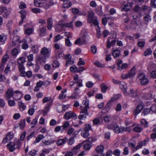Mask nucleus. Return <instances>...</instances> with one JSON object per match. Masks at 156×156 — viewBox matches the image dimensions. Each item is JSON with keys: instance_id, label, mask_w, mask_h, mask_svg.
<instances>
[{"instance_id": "6e6552de", "label": "nucleus", "mask_w": 156, "mask_h": 156, "mask_svg": "<svg viewBox=\"0 0 156 156\" xmlns=\"http://www.w3.org/2000/svg\"><path fill=\"white\" fill-rule=\"evenodd\" d=\"M94 13L92 10H90L88 12L87 22L89 23H91L93 20L97 18L94 16Z\"/></svg>"}, {"instance_id": "b1692460", "label": "nucleus", "mask_w": 156, "mask_h": 156, "mask_svg": "<svg viewBox=\"0 0 156 156\" xmlns=\"http://www.w3.org/2000/svg\"><path fill=\"white\" fill-rule=\"evenodd\" d=\"M19 53L18 49L14 48L13 49L11 52V55L14 58H16Z\"/></svg>"}, {"instance_id": "69168bd1", "label": "nucleus", "mask_w": 156, "mask_h": 156, "mask_svg": "<svg viewBox=\"0 0 156 156\" xmlns=\"http://www.w3.org/2000/svg\"><path fill=\"white\" fill-rule=\"evenodd\" d=\"M9 58V56L8 55H5L4 56H3L2 59V62L3 63H5L6 61Z\"/></svg>"}, {"instance_id": "39448f33", "label": "nucleus", "mask_w": 156, "mask_h": 156, "mask_svg": "<svg viewBox=\"0 0 156 156\" xmlns=\"http://www.w3.org/2000/svg\"><path fill=\"white\" fill-rule=\"evenodd\" d=\"M73 80L75 81V84H77V87H80L83 86V80L79 78L78 74H75L73 77Z\"/></svg>"}, {"instance_id": "603ef678", "label": "nucleus", "mask_w": 156, "mask_h": 156, "mask_svg": "<svg viewBox=\"0 0 156 156\" xmlns=\"http://www.w3.org/2000/svg\"><path fill=\"white\" fill-rule=\"evenodd\" d=\"M90 50L94 54L97 52V48L96 46L94 45H92L91 47Z\"/></svg>"}, {"instance_id": "7ed1b4c3", "label": "nucleus", "mask_w": 156, "mask_h": 156, "mask_svg": "<svg viewBox=\"0 0 156 156\" xmlns=\"http://www.w3.org/2000/svg\"><path fill=\"white\" fill-rule=\"evenodd\" d=\"M138 78L140 80L141 84L142 85H146L149 83L148 79L145 77L144 74L143 73L139 74Z\"/></svg>"}, {"instance_id": "79ce46f5", "label": "nucleus", "mask_w": 156, "mask_h": 156, "mask_svg": "<svg viewBox=\"0 0 156 156\" xmlns=\"http://www.w3.org/2000/svg\"><path fill=\"white\" fill-rule=\"evenodd\" d=\"M149 109L151 114L155 113L156 112V105H153Z\"/></svg>"}, {"instance_id": "2eb2a0df", "label": "nucleus", "mask_w": 156, "mask_h": 156, "mask_svg": "<svg viewBox=\"0 0 156 156\" xmlns=\"http://www.w3.org/2000/svg\"><path fill=\"white\" fill-rule=\"evenodd\" d=\"M14 93L12 89H8L6 92L5 95V98L7 100H9L13 96Z\"/></svg>"}, {"instance_id": "13d9d810", "label": "nucleus", "mask_w": 156, "mask_h": 156, "mask_svg": "<svg viewBox=\"0 0 156 156\" xmlns=\"http://www.w3.org/2000/svg\"><path fill=\"white\" fill-rule=\"evenodd\" d=\"M33 31V29L31 28H28L25 31V33L27 35H30L32 34Z\"/></svg>"}, {"instance_id": "052dcab7", "label": "nucleus", "mask_w": 156, "mask_h": 156, "mask_svg": "<svg viewBox=\"0 0 156 156\" xmlns=\"http://www.w3.org/2000/svg\"><path fill=\"white\" fill-rule=\"evenodd\" d=\"M81 147V145L80 144H79L76 146L74 147L72 149V151L73 152L76 153V151L77 149H80Z\"/></svg>"}, {"instance_id": "c03bdc74", "label": "nucleus", "mask_w": 156, "mask_h": 156, "mask_svg": "<svg viewBox=\"0 0 156 156\" xmlns=\"http://www.w3.org/2000/svg\"><path fill=\"white\" fill-rule=\"evenodd\" d=\"M141 123L142 126L144 127H147L148 126V122L144 119H142L141 120Z\"/></svg>"}, {"instance_id": "ddd939ff", "label": "nucleus", "mask_w": 156, "mask_h": 156, "mask_svg": "<svg viewBox=\"0 0 156 156\" xmlns=\"http://www.w3.org/2000/svg\"><path fill=\"white\" fill-rule=\"evenodd\" d=\"M104 150V147L102 145H99L97 147L96 150L97 152L99 154L102 156H104L105 154L103 153Z\"/></svg>"}, {"instance_id": "bf43d9fd", "label": "nucleus", "mask_w": 156, "mask_h": 156, "mask_svg": "<svg viewBox=\"0 0 156 156\" xmlns=\"http://www.w3.org/2000/svg\"><path fill=\"white\" fill-rule=\"evenodd\" d=\"M120 96V95H116L113 96L111 98L110 101V102H112L113 101H114L117 99H118V98H119V97Z\"/></svg>"}, {"instance_id": "cd10ccee", "label": "nucleus", "mask_w": 156, "mask_h": 156, "mask_svg": "<svg viewBox=\"0 0 156 156\" xmlns=\"http://www.w3.org/2000/svg\"><path fill=\"white\" fill-rule=\"evenodd\" d=\"M25 62V58L24 57H20L17 60V63L19 65H23Z\"/></svg>"}, {"instance_id": "5701e85b", "label": "nucleus", "mask_w": 156, "mask_h": 156, "mask_svg": "<svg viewBox=\"0 0 156 156\" xmlns=\"http://www.w3.org/2000/svg\"><path fill=\"white\" fill-rule=\"evenodd\" d=\"M64 27L62 24H59L55 27L56 31L58 32H60L64 29Z\"/></svg>"}, {"instance_id": "f704fd0d", "label": "nucleus", "mask_w": 156, "mask_h": 156, "mask_svg": "<svg viewBox=\"0 0 156 156\" xmlns=\"http://www.w3.org/2000/svg\"><path fill=\"white\" fill-rule=\"evenodd\" d=\"M119 86L121 89H122L123 90H126L127 86L125 83L123 82H120Z\"/></svg>"}, {"instance_id": "20e7f679", "label": "nucleus", "mask_w": 156, "mask_h": 156, "mask_svg": "<svg viewBox=\"0 0 156 156\" xmlns=\"http://www.w3.org/2000/svg\"><path fill=\"white\" fill-rule=\"evenodd\" d=\"M73 118L76 119L77 118V115L71 111L66 112L64 116V118L67 120Z\"/></svg>"}, {"instance_id": "a19ab883", "label": "nucleus", "mask_w": 156, "mask_h": 156, "mask_svg": "<svg viewBox=\"0 0 156 156\" xmlns=\"http://www.w3.org/2000/svg\"><path fill=\"white\" fill-rule=\"evenodd\" d=\"M146 143L145 141H143L142 142L138 143L137 145L135 147L136 150H137L141 148L143 145H145Z\"/></svg>"}, {"instance_id": "3c124183", "label": "nucleus", "mask_w": 156, "mask_h": 156, "mask_svg": "<svg viewBox=\"0 0 156 156\" xmlns=\"http://www.w3.org/2000/svg\"><path fill=\"white\" fill-rule=\"evenodd\" d=\"M89 101L88 99L83 100V105H85L84 107H86L87 108H89Z\"/></svg>"}, {"instance_id": "c756f323", "label": "nucleus", "mask_w": 156, "mask_h": 156, "mask_svg": "<svg viewBox=\"0 0 156 156\" xmlns=\"http://www.w3.org/2000/svg\"><path fill=\"white\" fill-rule=\"evenodd\" d=\"M85 143L84 145V148L85 150H89L91 147V144H90L87 142V141H85Z\"/></svg>"}, {"instance_id": "a18cd8bd", "label": "nucleus", "mask_w": 156, "mask_h": 156, "mask_svg": "<svg viewBox=\"0 0 156 156\" xmlns=\"http://www.w3.org/2000/svg\"><path fill=\"white\" fill-rule=\"evenodd\" d=\"M101 88L102 91L103 93H105L106 92L108 88L106 85L103 83H102L101 84Z\"/></svg>"}, {"instance_id": "1a4fd4ad", "label": "nucleus", "mask_w": 156, "mask_h": 156, "mask_svg": "<svg viewBox=\"0 0 156 156\" xmlns=\"http://www.w3.org/2000/svg\"><path fill=\"white\" fill-rule=\"evenodd\" d=\"M124 94L126 96L129 95L130 96L133 97H135L136 96V93L134 92L133 89H131L128 92H127V90H123Z\"/></svg>"}, {"instance_id": "338daca9", "label": "nucleus", "mask_w": 156, "mask_h": 156, "mask_svg": "<svg viewBox=\"0 0 156 156\" xmlns=\"http://www.w3.org/2000/svg\"><path fill=\"white\" fill-rule=\"evenodd\" d=\"M37 119L36 118H35L32 121L31 123V125H32L31 127L33 128L34 127L35 125L37 124Z\"/></svg>"}, {"instance_id": "0e129e2a", "label": "nucleus", "mask_w": 156, "mask_h": 156, "mask_svg": "<svg viewBox=\"0 0 156 156\" xmlns=\"http://www.w3.org/2000/svg\"><path fill=\"white\" fill-rule=\"evenodd\" d=\"M74 63V61L71 60V59H68L66 61V66H69L70 65H72Z\"/></svg>"}, {"instance_id": "4d7b16f0", "label": "nucleus", "mask_w": 156, "mask_h": 156, "mask_svg": "<svg viewBox=\"0 0 156 156\" xmlns=\"http://www.w3.org/2000/svg\"><path fill=\"white\" fill-rule=\"evenodd\" d=\"M69 125V122H68L66 121L65 122L63 125L62 126V130L63 131L67 128Z\"/></svg>"}, {"instance_id": "e2e57ef3", "label": "nucleus", "mask_w": 156, "mask_h": 156, "mask_svg": "<svg viewBox=\"0 0 156 156\" xmlns=\"http://www.w3.org/2000/svg\"><path fill=\"white\" fill-rule=\"evenodd\" d=\"M52 66L54 67H58L60 66V63L58 62L57 61L55 60L52 63Z\"/></svg>"}, {"instance_id": "e433bc0d", "label": "nucleus", "mask_w": 156, "mask_h": 156, "mask_svg": "<svg viewBox=\"0 0 156 156\" xmlns=\"http://www.w3.org/2000/svg\"><path fill=\"white\" fill-rule=\"evenodd\" d=\"M46 28L45 27H43L40 29V36H44L46 34Z\"/></svg>"}, {"instance_id": "37998d69", "label": "nucleus", "mask_w": 156, "mask_h": 156, "mask_svg": "<svg viewBox=\"0 0 156 156\" xmlns=\"http://www.w3.org/2000/svg\"><path fill=\"white\" fill-rule=\"evenodd\" d=\"M144 19L145 21L148 23L151 21V16L149 15H147L144 17Z\"/></svg>"}, {"instance_id": "0eeeda50", "label": "nucleus", "mask_w": 156, "mask_h": 156, "mask_svg": "<svg viewBox=\"0 0 156 156\" xmlns=\"http://www.w3.org/2000/svg\"><path fill=\"white\" fill-rule=\"evenodd\" d=\"M50 52V50L46 47L42 48L41 51V53L46 57L49 58Z\"/></svg>"}, {"instance_id": "4be33fe9", "label": "nucleus", "mask_w": 156, "mask_h": 156, "mask_svg": "<svg viewBox=\"0 0 156 156\" xmlns=\"http://www.w3.org/2000/svg\"><path fill=\"white\" fill-rule=\"evenodd\" d=\"M47 22L48 24L47 27L48 29L50 30L52 27L53 24L52 18H48L47 20Z\"/></svg>"}, {"instance_id": "f03ea898", "label": "nucleus", "mask_w": 156, "mask_h": 156, "mask_svg": "<svg viewBox=\"0 0 156 156\" xmlns=\"http://www.w3.org/2000/svg\"><path fill=\"white\" fill-rule=\"evenodd\" d=\"M91 129V126L89 124H86L85 125L84 129L81 133V135L83 137L87 138L89 135V131Z\"/></svg>"}, {"instance_id": "680f3d73", "label": "nucleus", "mask_w": 156, "mask_h": 156, "mask_svg": "<svg viewBox=\"0 0 156 156\" xmlns=\"http://www.w3.org/2000/svg\"><path fill=\"white\" fill-rule=\"evenodd\" d=\"M81 147V145L80 144H79L76 146L74 147L72 149V151L73 152L76 153V151L77 149H80Z\"/></svg>"}, {"instance_id": "f8f14e48", "label": "nucleus", "mask_w": 156, "mask_h": 156, "mask_svg": "<svg viewBox=\"0 0 156 156\" xmlns=\"http://www.w3.org/2000/svg\"><path fill=\"white\" fill-rule=\"evenodd\" d=\"M143 106L141 104H140L138 105L136 109L133 111L134 115H137L141 112L142 110L143 109Z\"/></svg>"}, {"instance_id": "9d476101", "label": "nucleus", "mask_w": 156, "mask_h": 156, "mask_svg": "<svg viewBox=\"0 0 156 156\" xmlns=\"http://www.w3.org/2000/svg\"><path fill=\"white\" fill-rule=\"evenodd\" d=\"M46 58H47L46 57L44 56L39 55L37 58V62L38 63L43 65L45 63Z\"/></svg>"}, {"instance_id": "aec40b11", "label": "nucleus", "mask_w": 156, "mask_h": 156, "mask_svg": "<svg viewBox=\"0 0 156 156\" xmlns=\"http://www.w3.org/2000/svg\"><path fill=\"white\" fill-rule=\"evenodd\" d=\"M67 140V138L66 137L59 139L58 140L57 142V144L58 146H61L66 143Z\"/></svg>"}, {"instance_id": "412c9836", "label": "nucleus", "mask_w": 156, "mask_h": 156, "mask_svg": "<svg viewBox=\"0 0 156 156\" xmlns=\"http://www.w3.org/2000/svg\"><path fill=\"white\" fill-rule=\"evenodd\" d=\"M71 2L69 0H65L63 4V7L65 8H68L71 6Z\"/></svg>"}, {"instance_id": "423d86ee", "label": "nucleus", "mask_w": 156, "mask_h": 156, "mask_svg": "<svg viewBox=\"0 0 156 156\" xmlns=\"http://www.w3.org/2000/svg\"><path fill=\"white\" fill-rule=\"evenodd\" d=\"M20 39V37L19 36L17 35L14 36L12 39V45L13 46H15L16 45L17 43L20 44L25 42V39H23L21 41Z\"/></svg>"}, {"instance_id": "4468645a", "label": "nucleus", "mask_w": 156, "mask_h": 156, "mask_svg": "<svg viewBox=\"0 0 156 156\" xmlns=\"http://www.w3.org/2000/svg\"><path fill=\"white\" fill-rule=\"evenodd\" d=\"M112 55L114 58H118L121 55L120 51L118 49H115L112 51Z\"/></svg>"}, {"instance_id": "774afa93", "label": "nucleus", "mask_w": 156, "mask_h": 156, "mask_svg": "<svg viewBox=\"0 0 156 156\" xmlns=\"http://www.w3.org/2000/svg\"><path fill=\"white\" fill-rule=\"evenodd\" d=\"M115 155L119 156L120 154V151L118 149H116L114 150L112 153Z\"/></svg>"}, {"instance_id": "bb28decb", "label": "nucleus", "mask_w": 156, "mask_h": 156, "mask_svg": "<svg viewBox=\"0 0 156 156\" xmlns=\"http://www.w3.org/2000/svg\"><path fill=\"white\" fill-rule=\"evenodd\" d=\"M62 24L64 28V27L69 28H73V22H70L69 23H63Z\"/></svg>"}, {"instance_id": "8fccbe9b", "label": "nucleus", "mask_w": 156, "mask_h": 156, "mask_svg": "<svg viewBox=\"0 0 156 156\" xmlns=\"http://www.w3.org/2000/svg\"><path fill=\"white\" fill-rule=\"evenodd\" d=\"M74 139L73 137H70L67 141V144L69 145H72L74 142Z\"/></svg>"}, {"instance_id": "393cba45", "label": "nucleus", "mask_w": 156, "mask_h": 156, "mask_svg": "<svg viewBox=\"0 0 156 156\" xmlns=\"http://www.w3.org/2000/svg\"><path fill=\"white\" fill-rule=\"evenodd\" d=\"M0 82H5L7 84H9V80L8 79H7L6 80L5 77L2 74H0Z\"/></svg>"}, {"instance_id": "ea45409f", "label": "nucleus", "mask_w": 156, "mask_h": 156, "mask_svg": "<svg viewBox=\"0 0 156 156\" xmlns=\"http://www.w3.org/2000/svg\"><path fill=\"white\" fill-rule=\"evenodd\" d=\"M13 136L12 133L10 132L7 133L6 137L8 141H10L13 138Z\"/></svg>"}, {"instance_id": "f3484780", "label": "nucleus", "mask_w": 156, "mask_h": 156, "mask_svg": "<svg viewBox=\"0 0 156 156\" xmlns=\"http://www.w3.org/2000/svg\"><path fill=\"white\" fill-rule=\"evenodd\" d=\"M136 69L135 66L133 67L131 69L128 73L129 78H133L135 76L136 74Z\"/></svg>"}, {"instance_id": "a211bd4d", "label": "nucleus", "mask_w": 156, "mask_h": 156, "mask_svg": "<svg viewBox=\"0 0 156 156\" xmlns=\"http://www.w3.org/2000/svg\"><path fill=\"white\" fill-rule=\"evenodd\" d=\"M111 39V38L110 37H108V38L107 46V47L108 48H110L111 47V46L115 45L116 43V41L115 40H113L111 41L110 40Z\"/></svg>"}, {"instance_id": "c9c22d12", "label": "nucleus", "mask_w": 156, "mask_h": 156, "mask_svg": "<svg viewBox=\"0 0 156 156\" xmlns=\"http://www.w3.org/2000/svg\"><path fill=\"white\" fill-rule=\"evenodd\" d=\"M149 114H151V112L149 108H145L142 113V115L145 116Z\"/></svg>"}, {"instance_id": "a878e982", "label": "nucleus", "mask_w": 156, "mask_h": 156, "mask_svg": "<svg viewBox=\"0 0 156 156\" xmlns=\"http://www.w3.org/2000/svg\"><path fill=\"white\" fill-rule=\"evenodd\" d=\"M102 7L101 6L98 7L95 10V12L98 15H101L102 14Z\"/></svg>"}, {"instance_id": "49530a36", "label": "nucleus", "mask_w": 156, "mask_h": 156, "mask_svg": "<svg viewBox=\"0 0 156 156\" xmlns=\"http://www.w3.org/2000/svg\"><path fill=\"white\" fill-rule=\"evenodd\" d=\"M19 12L21 14L20 17L21 19H24L26 15L25 11L24 10H21Z\"/></svg>"}, {"instance_id": "72a5a7b5", "label": "nucleus", "mask_w": 156, "mask_h": 156, "mask_svg": "<svg viewBox=\"0 0 156 156\" xmlns=\"http://www.w3.org/2000/svg\"><path fill=\"white\" fill-rule=\"evenodd\" d=\"M52 104V102H49L47 103V106L45 107L44 110V113H47L49 111L50 106Z\"/></svg>"}, {"instance_id": "c85d7f7f", "label": "nucleus", "mask_w": 156, "mask_h": 156, "mask_svg": "<svg viewBox=\"0 0 156 156\" xmlns=\"http://www.w3.org/2000/svg\"><path fill=\"white\" fill-rule=\"evenodd\" d=\"M89 108H87L86 107H84L83 108L81 107L80 113L81 114H84L87 115H88L89 113L88 112L87 109Z\"/></svg>"}, {"instance_id": "58836bf2", "label": "nucleus", "mask_w": 156, "mask_h": 156, "mask_svg": "<svg viewBox=\"0 0 156 156\" xmlns=\"http://www.w3.org/2000/svg\"><path fill=\"white\" fill-rule=\"evenodd\" d=\"M112 119V118L110 115H107L104 117V120L105 122H109Z\"/></svg>"}, {"instance_id": "5fc2aeb1", "label": "nucleus", "mask_w": 156, "mask_h": 156, "mask_svg": "<svg viewBox=\"0 0 156 156\" xmlns=\"http://www.w3.org/2000/svg\"><path fill=\"white\" fill-rule=\"evenodd\" d=\"M25 124V120L24 119L21 120L19 126L21 129H23L24 127Z\"/></svg>"}, {"instance_id": "2f4dec72", "label": "nucleus", "mask_w": 156, "mask_h": 156, "mask_svg": "<svg viewBox=\"0 0 156 156\" xmlns=\"http://www.w3.org/2000/svg\"><path fill=\"white\" fill-rule=\"evenodd\" d=\"M31 50L34 53H36L38 51V47L37 45H34L31 47Z\"/></svg>"}, {"instance_id": "9b49d317", "label": "nucleus", "mask_w": 156, "mask_h": 156, "mask_svg": "<svg viewBox=\"0 0 156 156\" xmlns=\"http://www.w3.org/2000/svg\"><path fill=\"white\" fill-rule=\"evenodd\" d=\"M23 95L22 93L20 91L16 90L14 93L13 98L15 100H18L20 99Z\"/></svg>"}, {"instance_id": "4c0bfd02", "label": "nucleus", "mask_w": 156, "mask_h": 156, "mask_svg": "<svg viewBox=\"0 0 156 156\" xmlns=\"http://www.w3.org/2000/svg\"><path fill=\"white\" fill-rule=\"evenodd\" d=\"M152 50L151 49L148 48L146 50L143 54L144 56H147L151 55L152 53Z\"/></svg>"}, {"instance_id": "7c9ffc66", "label": "nucleus", "mask_w": 156, "mask_h": 156, "mask_svg": "<svg viewBox=\"0 0 156 156\" xmlns=\"http://www.w3.org/2000/svg\"><path fill=\"white\" fill-rule=\"evenodd\" d=\"M44 137L43 135L41 134L38 135L35 141H34V143H38L42 139L44 138Z\"/></svg>"}, {"instance_id": "473e14b6", "label": "nucleus", "mask_w": 156, "mask_h": 156, "mask_svg": "<svg viewBox=\"0 0 156 156\" xmlns=\"http://www.w3.org/2000/svg\"><path fill=\"white\" fill-rule=\"evenodd\" d=\"M18 105L19 106L20 109L21 111H23L25 109L26 107L24 103L22 102H19L18 103Z\"/></svg>"}, {"instance_id": "09e8293b", "label": "nucleus", "mask_w": 156, "mask_h": 156, "mask_svg": "<svg viewBox=\"0 0 156 156\" xmlns=\"http://www.w3.org/2000/svg\"><path fill=\"white\" fill-rule=\"evenodd\" d=\"M111 102H110V101L109 102L107 103L105 106V108H104L103 110H105V111L106 112L108 111L110 109L111 106Z\"/></svg>"}, {"instance_id": "6ab92c4d", "label": "nucleus", "mask_w": 156, "mask_h": 156, "mask_svg": "<svg viewBox=\"0 0 156 156\" xmlns=\"http://www.w3.org/2000/svg\"><path fill=\"white\" fill-rule=\"evenodd\" d=\"M15 143L13 142H11L7 145V147L9 148L10 152H12L15 149Z\"/></svg>"}, {"instance_id": "864d4df0", "label": "nucleus", "mask_w": 156, "mask_h": 156, "mask_svg": "<svg viewBox=\"0 0 156 156\" xmlns=\"http://www.w3.org/2000/svg\"><path fill=\"white\" fill-rule=\"evenodd\" d=\"M70 70L72 72L76 73L77 72V68L75 65H73L70 67Z\"/></svg>"}, {"instance_id": "de8ad7c7", "label": "nucleus", "mask_w": 156, "mask_h": 156, "mask_svg": "<svg viewBox=\"0 0 156 156\" xmlns=\"http://www.w3.org/2000/svg\"><path fill=\"white\" fill-rule=\"evenodd\" d=\"M63 38V36H61L60 34H58L54 37V42H57Z\"/></svg>"}, {"instance_id": "dca6fc26", "label": "nucleus", "mask_w": 156, "mask_h": 156, "mask_svg": "<svg viewBox=\"0 0 156 156\" xmlns=\"http://www.w3.org/2000/svg\"><path fill=\"white\" fill-rule=\"evenodd\" d=\"M155 95L154 93H145L143 95V97L146 99L151 100L154 97Z\"/></svg>"}, {"instance_id": "6e6d98bb", "label": "nucleus", "mask_w": 156, "mask_h": 156, "mask_svg": "<svg viewBox=\"0 0 156 156\" xmlns=\"http://www.w3.org/2000/svg\"><path fill=\"white\" fill-rule=\"evenodd\" d=\"M96 140V138L95 137H89L86 141L87 142H88V143L91 144L92 142L95 141Z\"/></svg>"}, {"instance_id": "f257e3e1", "label": "nucleus", "mask_w": 156, "mask_h": 156, "mask_svg": "<svg viewBox=\"0 0 156 156\" xmlns=\"http://www.w3.org/2000/svg\"><path fill=\"white\" fill-rule=\"evenodd\" d=\"M108 128L113 130L115 133H122L123 132L126 130V129L125 127H119L116 124H110L108 126Z\"/></svg>"}]
</instances>
